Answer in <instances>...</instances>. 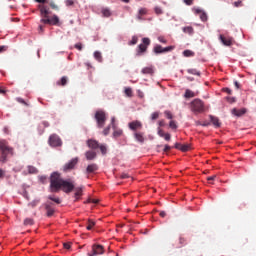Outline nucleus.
<instances>
[{
	"label": "nucleus",
	"mask_w": 256,
	"mask_h": 256,
	"mask_svg": "<svg viewBox=\"0 0 256 256\" xmlns=\"http://www.w3.org/2000/svg\"><path fill=\"white\" fill-rule=\"evenodd\" d=\"M75 190V182L71 179H63L61 178V174L59 172H53L50 176V192L51 193H59V191H63L66 194L72 193Z\"/></svg>",
	"instance_id": "obj_1"
},
{
	"label": "nucleus",
	"mask_w": 256,
	"mask_h": 256,
	"mask_svg": "<svg viewBox=\"0 0 256 256\" xmlns=\"http://www.w3.org/2000/svg\"><path fill=\"white\" fill-rule=\"evenodd\" d=\"M190 111L194 113V115H199L201 113H205V102L201 99L196 98L189 104Z\"/></svg>",
	"instance_id": "obj_2"
},
{
	"label": "nucleus",
	"mask_w": 256,
	"mask_h": 256,
	"mask_svg": "<svg viewBox=\"0 0 256 256\" xmlns=\"http://www.w3.org/2000/svg\"><path fill=\"white\" fill-rule=\"evenodd\" d=\"M98 129H103L107 122V113L104 110H97L94 115Z\"/></svg>",
	"instance_id": "obj_3"
},
{
	"label": "nucleus",
	"mask_w": 256,
	"mask_h": 256,
	"mask_svg": "<svg viewBox=\"0 0 256 256\" xmlns=\"http://www.w3.org/2000/svg\"><path fill=\"white\" fill-rule=\"evenodd\" d=\"M0 151L2 153L0 161H2V163H5V161H7V155H9V153H11L13 149L9 148V146L7 145V141L2 140L0 141Z\"/></svg>",
	"instance_id": "obj_4"
},
{
	"label": "nucleus",
	"mask_w": 256,
	"mask_h": 256,
	"mask_svg": "<svg viewBox=\"0 0 256 256\" xmlns=\"http://www.w3.org/2000/svg\"><path fill=\"white\" fill-rule=\"evenodd\" d=\"M149 45H151V39L143 38L142 39V44L138 45V48L136 50L137 51L136 55L138 57H140V55H143V53H146L147 52V48L149 47Z\"/></svg>",
	"instance_id": "obj_5"
},
{
	"label": "nucleus",
	"mask_w": 256,
	"mask_h": 256,
	"mask_svg": "<svg viewBox=\"0 0 256 256\" xmlns=\"http://www.w3.org/2000/svg\"><path fill=\"white\" fill-rule=\"evenodd\" d=\"M173 49H175V46H167L163 48V46L157 44L153 48V53H155V55H160L161 53H169L170 51H173Z\"/></svg>",
	"instance_id": "obj_6"
},
{
	"label": "nucleus",
	"mask_w": 256,
	"mask_h": 256,
	"mask_svg": "<svg viewBox=\"0 0 256 256\" xmlns=\"http://www.w3.org/2000/svg\"><path fill=\"white\" fill-rule=\"evenodd\" d=\"M48 143L50 147H61L63 145L61 138L57 134L50 135Z\"/></svg>",
	"instance_id": "obj_7"
},
{
	"label": "nucleus",
	"mask_w": 256,
	"mask_h": 256,
	"mask_svg": "<svg viewBox=\"0 0 256 256\" xmlns=\"http://www.w3.org/2000/svg\"><path fill=\"white\" fill-rule=\"evenodd\" d=\"M77 163H79V158H73L63 166L62 170L64 171V173L72 171V169H75V167L77 166Z\"/></svg>",
	"instance_id": "obj_8"
},
{
	"label": "nucleus",
	"mask_w": 256,
	"mask_h": 256,
	"mask_svg": "<svg viewBox=\"0 0 256 256\" xmlns=\"http://www.w3.org/2000/svg\"><path fill=\"white\" fill-rule=\"evenodd\" d=\"M40 22L44 25H59V16L53 15L51 18H41Z\"/></svg>",
	"instance_id": "obj_9"
},
{
	"label": "nucleus",
	"mask_w": 256,
	"mask_h": 256,
	"mask_svg": "<svg viewBox=\"0 0 256 256\" xmlns=\"http://www.w3.org/2000/svg\"><path fill=\"white\" fill-rule=\"evenodd\" d=\"M40 11V17L42 19H49V15H51V11H49V8L45 4H40L39 6Z\"/></svg>",
	"instance_id": "obj_10"
},
{
	"label": "nucleus",
	"mask_w": 256,
	"mask_h": 256,
	"mask_svg": "<svg viewBox=\"0 0 256 256\" xmlns=\"http://www.w3.org/2000/svg\"><path fill=\"white\" fill-rule=\"evenodd\" d=\"M89 256L103 255V246L102 245H93L92 252L88 254Z\"/></svg>",
	"instance_id": "obj_11"
},
{
	"label": "nucleus",
	"mask_w": 256,
	"mask_h": 256,
	"mask_svg": "<svg viewBox=\"0 0 256 256\" xmlns=\"http://www.w3.org/2000/svg\"><path fill=\"white\" fill-rule=\"evenodd\" d=\"M220 41L226 47H231L233 45V38H229V37H225L223 35H220Z\"/></svg>",
	"instance_id": "obj_12"
},
{
	"label": "nucleus",
	"mask_w": 256,
	"mask_h": 256,
	"mask_svg": "<svg viewBox=\"0 0 256 256\" xmlns=\"http://www.w3.org/2000/svg\"><path fill=\"white\" fill-rule=\"evenodd\" d=\"M141 127H143V124H141L139 121H133L129 123V128L132 131H137V129H141Z\"/></svg>",
	"instance_id": "obj_13"
},
{
	"label": "nucleus",
	"mask_w": 256,
	"mask_h": 256,
	"mask_svg": "<svg viewBox=\"0 0 256 256\" xmlns=\"http://www.w3.org/2000/svg\"><path fill=\"white\" fill-rule=\"evenodd\" d=\"M45 209H46L47 217H53V215H55V209L53 207H51V204L46 203Z\"/></svg>",
	"instance_id": "obj_14"
},
{
	"label": "nucleus",
	"mask_w": 256,
	"mask_h": 256,
	"mask_svg": "<svg viewBox=\"0 0 256 256\" xmlns=\"http://www.w3.org/2000/svg\"><path fill=\"white\" fill-rule=\"evenodd\" d=\"M87 145L90 149H99V142L97 140L94 139H90L87 141Z\"/></svg>",
	"instance_id": "obj_15"
},
{
	"label": "nucleus",
	"mask_w": 256,
	"mask_h": 256,
	"mask_svg": "<svg viewBox=\"0 0 256 256\" xmlns=\"http://www.w3.org/2000/svg\"><path fill=\"white\" fill-rule=\"evenodd\" d=\"M74 198L75 200L74 201H78L79 199H81V196L83 195V188L81 187H74Z\"/></svg>",
	"instance_id": "obj_16"
},
{
	"label": "nucleus",
	"mask_w": 256,
	"mask_h": 256,
	"mask_svg": "<svg viewBox=\"0 0 256 256\" xmlns=\"http://www.w3.org/2000/svg\"><path fill=\"white\" fill-rule=\"evenodd\" d=\"M85 157L87 161H93V159L97 157V153L93 150H90L85 153Z\"/></svg>",
	"instance_id": "obj_17"
},
{
	"label": "nucleus",
	"mask_w": 256,
	"mask_h": 256,
	"mask_svg": "<svg viewBox=\"0 0 256 256\" xmlns=\"http://www.w3.org/2000/svg\"><path fill=\"white\" fill-rule=\"evenodd\" d=\"M245 113H247L245 109H237V108L232 109V115H235L236 117H241L242 115H245Z\"/></svg>",
	"instance_id": "obj_18"
},
{
	"label": "nucleus",
	"mask_w": 256,
	"mask_h": 256,
	"mask_svg": "<svg viewBox=\"0 0 256 256\" xmlns=\"http://www.w3.org/2000/svg\"><path fill=\"white\" fill-rule=\"evenodd\" d=\"M155 70H153V66L145 67L141 70L142 75H153Z\"/></svg>",
	"instance_id": "obj_19"
},
{
	"label": "nucleus",
	"mask_w": 256,
	"mask_h": 256,
	"mask_svg": "<svg viewBox=\"0 0 256 256\" xmlns=\"http://www.w3.org/2000/svg\"><path fill=\"white\" fill-rule=\"evenodd\" d=\"M209 118H210L212 125H214V127H221V121L219 120V118H217L213 115H210Z\"/></svg>",
	"instance_id": "obj_20"
},
{
	"label": "nucleus",
	"mask_w": 256,
	"mask_h": 256,
	"mask_svg": "<svg viewBox=\"0 0 256 256\" xmlns=\"http://www.w3.org/2000/svg\"><path fill=\"white\" fill-rule=\"evenodd\" d=\"M98 170H99V166H97V164H90L86 168L87 173H95V171H98Z\"/></svg>",
	"instance_id": "obj_21"
},
{
	"label": "nucleus",
	"mask_w": 256,
	"mask_h": 256,
	"mask_svg": "<svg viewBox=\"0 0 256 256\" xmlns=\"http://www.w3.org/2000/svg\"><path fill=\"white\" fill-rule=\"evenodd\" d=\"M69 81V78L67 76H63L59 81L56 82V85L65 87Z\"/></svg>",
	"instance_id": "obj_22"
},
{
	"label": "nucleus",
	"mask_w": 256,
	"mask_h": 256,
	"mask_svg": "<svg viewBox=\"0 0 256 256\" xmlns=\"http://www.w3.org/2000/svg\"><path fill=\"white\" fill-rule=\"evenodd\" d=\"M134 136L136 141H138L139 143H143L145 141V137H143V133L141 132H135Z\"/></svg>",
	"instance_id": "obj_23"
},
{
	"label": "nucleus",
	"mask_w": 256,
	"mask_h": 256,
	"mask_svg": "<svg viewBox=\"0 0 256 256\" xmlns=\"http://www.w3.org/2000/svg\"><path fill=\"white\" fill-rule=\"evenodd\" d=\"M184 97L185 99H191L193 97H196V94L192 90L186 89Z\"/></svg>",
	"instance_id": "obj_24"
},
{
	"label": "nucleus",
	"mask_w": 256,
	"mask_h": 256,
	"mask_svg": "<svg viewBox=\"0 0 256 256\" xmlns=\"http://www.w3.org/2000/svg\"><path fill=\"white\" fill-rule=\"evenodd\" d=\"M94 58L96 59V61H98L99 63L103 62V56L101 55V52L99 51H95L94 52Z\"/></svg>",
	"instance_id": "obj_25"
},
{
	"label": "nucleus",
	"mask_w": 256,
	"mask_h": 256,
	"mask_svg": "<svg viewBox=\"0 0 256 256\" xmlns=\"http://www.w3.org/2000/svg\"><path fill=\"white\" fill-rule=\"evenodd\" d=\"M113 129H114L113 137H121V135H123V130L117 129V128H115V126Z\"/></svg>",
	"instance_id": "obj_26"
},
{
	"label": "nucleus",
	"mask_w": 256,
	"mask_h": 256,
	"mask_svg": "<svg viewBox=\"0 0 256 256\" xmlns=\"http://www.w3.org/2000/svg\"><path fill=\"white\" fill-rule=\"evenodd\" d=\"M101 13L103 17H111V10H109V8H103Z\"/></svg>",
	"instance_id": "obj_27"
},
{
	"label": "nucleus",
	"mask_w": 256,
	"mask_h": 256,
	"mask_svg": "<svg viewBox=\"0 0 256 256\" xmlns=\"http://www.w3.org/2000/svg\"><path fill=\"white\" fill-rule=\"evenodd\" d=\"M193 27L191 26H186L183 28V33H188V35H193Z\"/></svg>",
	"instance_id": "obj_28"
},
{
	"label": "nucleus",
	"mask_w": 256,
	"mask_h": 256,
	"mask_svg": "<svg viewBox=\"0 0 256 256\" xmlns=\"http://www.w3.org/2000/svg\"><path fill=\"white\" fill-rule=\"evenodd\" d=\"M183 55H184V57H193V55H195V53L191 50H184Z\"/></svg>",
	"instance_id": "obj_29"
},
{
	"label": "nucleus",
	"mask_w": 256,
	"mask_h": 256,
	"mask_svg": "<svg viewBox=\"0 0 256 256\" xmlns=\"http://www.w3.org/2000/svg\"><path fill=\"white\" fill-rule=\"evenodd\" d=\"M191 149V146L189 144H182L180 151H183V153L189 151Z\"/></svg>",
	"instance_id": "obj_30"
},
{
	"label": "nucleus",
	"mask_w": 256,
	"mask_h": 256,
	"mask_svg": "<svg viewBox=\"0 0 256 256\" xmlns=\"http://www.w3.org/2000/svg\"><path fill=\"white\" fill-rule=\"evenodd\" d=\"M93 227H95V221H93V220H88V225H87L86 229H87L88 231H91V229H93Z\"/></svg>",
	"instance_id": "obj_31"
},
{
	"label": "nucleus",
	"mask_w": 256,
	"mask_h": 256,
	"mask_svg": "<svg viewBox=\"0 0 256 256\" xmlns=\"http://www.w3.org/2000/svg\"><path fill=\"white\" fill-rule=\"evenodd\" d=\"M48 199L50 201H54V203H57V205H60L61 199L60 198H55V196H48Z\"/></svg>",
	"instance_id": "obj_32"
},
{
	"label": "nucleus",
	"mask_w": 256,
	"mask_h": 256,
	"mask_svg": "<svg viewBox=\"0 0 256 256\" xmlns=\"http://www.w3.org/2000/svg\"><path fill=\"white\" fill-rule=\"evenodd\" d=\"M139 38L137 36H133L128 45H137Z\"/></svg>",
	"instance_id": "obj_33"
},
{
	"label": "nucleus",
	"mask_w": 256,
	"mask_h": 256,
	"mask_svg": "<svg viewBox=\"0 0 256 256\" xmlns=\"http://www.w3.org/2000/svg\"><path fill=\"white\" fill-rule=\"evenodd\" d=\"M124 93L127 97H133V90L131 88H125Z\"/></svg>",
	"instance_id": "obj_34"
},
{
	"label": "nucleus",
	"mask_w": 256,
	"mask_h": 256,
	"mask_svg": "<svg viewBox=\"0 0 256 256\" xmlns=\"http://www.w3.org/2000/svg\"><path fill=\"white\" fill-rule=\"evenodd\" d=\"M98 149H100L102 155H105L107 153V146L106 145H99Z\"/></svg>",
	"instance_id": "obj_35"
},
{
	"label": "nucleus",
	"mask_w": 256,
	"mask_h": 256,
	"mask_svg": "<svg viewBox=\"0 0 256 256\" xmlns=\"http://www.w3.org/2000/svg\"><path fill=\"white\" fill-rule=\"evenodd\" d=\"M28 172L30 174H35V173H38V170L35 166H28Z\"/></svg>",
	"instance_id": "obj_36"
},
{
	"label": "nucleus",
	"mask_w": 256,
	"mask_h": 256,
	"mask_svg": "<svg viewBox=\"0 0 256 256\" xmlns=\"http://www.w3.org/2000/svg\"><path fill=\"white\" fill-rule=\"evenodd\" d=\"M16 101L18 102V103H21L22 105H25L26 107H29V103H27L23 98H21V97H18V98H16Z\"/></svg>",
	"instance_id": "obj_37"
},
{
	"label": "nucleus",
	"mask_w": 256,
	"mask_h": 256,
	"mask_svg": "<svg viewBox=\"0 0 256 256\" xmlns=\"http://www.w3.org/2000/svg\"><path fill=\"white\" fill-rule=\"evenodd\" d=\"M188 73H190V75H201V72L197 71V69H189Z\"/></svg>",
	"instance_id": "obj_38"
},
{
	"label": "nucleus",
	"mask_w": 256,
	"mask_h": 256,
	"mask_svg": "<svg viewBox=\"0 0 256 256\" xmlns=\"http://www.w3.org/2000/svg\"><path fill=\"white\" fill-rule=\"evenodd\" d=\"M51 9H54V11H59V6H57V4H55V2L51 1V2H48Z\"/></svg>",
	"instance_id": "obj_39"
},
{
	"label": "nucleus",
	"mask_w": 256,
	"mask_h": 256,
	"mask_svg": "<svg viewBox=\"0 0 256 256\" xmlns=\"http://www.w3.org/2000/svg\"><path fill=\"white\" fill-rule=\"evenodd\" d=\"M110 131H111V125H109L106 128H104L102 133H103V135L107 136V135H109Z\"/></svg>",
	"instance_id": "obj_40"
},
{
	"label": "nucleus",
	"mask_w": 256,
	"mask_h": 256,
	"mask_svg": "<svg viewBox=\"0 0 256 256\" xmlns=\"http://www.w3.org/2000/svg\"><path fill=\"white\" fill-rule=\"evenodd\" d=\"M154 11H155L156 15H163V10L159 6H156L154 8Z\"/></svg>",
	"instance_id": "obj_41"
},
{
	"label": "nucleus",
	"mask_w": 256,
	"mask_h": 256,
	"mask_svg": "<svg viewBox=\"0 0 256 256\" xmlns=\"http://www.w3.org/2000/svg\"><path fill=\"white\" fill-rule=\"evenodd\" d=\"M34 221L33 218H26L24 220V225H33Z\"/></svg>",
	"instance_id": "obj_42"
},
{
	"label": "nucleus",
	"mask_w": 256,
	"mask_h": 256,
	"mask_svg": "<svg viewBox=\"0 0 256 256\" xmlns=\"http://www.w3.org/2000/svg\"><path fill=\"white\" fill-rule=\"evenodd\" d=\"M170 129H177V123L174 120H171L169 123Z\"/></svg>",
	"instance_id": "obj_43"
},
{
	"label": "nucleus",
	"mask_w": 256,
	"mask_h": 256,
	"mask_svg": "<svg viewBox=\"0 0 256 256\" xmlns=\"http://www.w3.org/2000/svg\"><path fill=\"white\" fill-rule=\"evenodd\" d=\"M151 119H152V121H155V120L159 119V112L152 113Z\"/></svg>",
	"instance_id": "obj_44"
},
{
	"label": "nucleus",
	"mask_w": 256,
	"mask_h": 256,
	"mask_svg": "<svg viewBox=\"0 0 256 256\" xmlns=\"http://www.w3.org/2000/svg\"><path fill=\"white\" fill-rule=\"evenodd\" d=\"M164 115L167 119H173V114L171 113V111H165Z\"/></svg>",
	"instance_id": "obj_45"
},
{
	"label": "nucleus",
	"mask_w": 256,
	"mask_h": 256,
	"mask_svg": "<svg viewBox=\"0 0 256 256\" xmlns=\"http://www.w3.org/2000/svg\"><path fill=\"white\" fill-rule=\"evenodd\" d=\"M200 19H201V21H203V22L207 21V13L202 12V13L200 14Z\"/></svg>",
	"instance_id": "obj_46"
},
{
	"label": "nucleus",
	"mask_w": 256,
	"mask_h": 256,
	"mask_svg": "<svg viewBox=\"0 0 256 256\" xmlns=\"http://www.w3.org/2000/svg\"><path fill=\"white\" fill-rule=\"evenodd\" d=\"M87 203H94L95 205H97V203H99V199L89 198L87 200Z\"/></svg>",
	"instance_id": "obj_47"
},
{
	"label": "nucleus",
	"mask_w": 256,
	"mask_h": 256,
	"mask_svg": "<svg viewBox=\"0 0 256 256\" xmlns=\"http://www.w3.org/2000/svg\"><path fill=\"white\" fill-rule=\"evenodd\" d=\"M138 15H147V9L146 8H141L138 12Z\"/></svg>",
	"instance_id": "obj_48"
},
{
	"label": "nucleus",
	"mask_w": 256,
	"mask_h": 256,
	"mask_svg": "<svg viewBox=\"0 0 256 256\" xmlns=\"http://www.w3.org/2000/svg\"><path fill=\"white\" fill-rule=\"evenodd\" d=\"M215 179H217V175L209 176L207 178V181H208V183H212V181H215Z\"/></svg>",
	"instance_id": "obj_49"
},
{
	"label": "nucleus",
	"mask_w": 256,
	"mask_h": 256,
	"mask_svg": "<svg viewBox=\"0 0 256 256\" xmlns=\"http://www.w3.org/2000/svg\"><path fill=\"white\" fill-rule=\"evenodd\" d=\"M75 49H78V51H83V44H81V43H77V44H75Z\"/></svg>",
	"instance_id": "obj_50"
},
{
	"label": "nucleus",
	"mask_w": 256,
	"mask_h": 256,
	"mask_svg": "<svg viewBox=\"0 0 256 256\" xmlns=\"http://www.w3.org/2000/svg\"><path fill=\"white\" fill-rule=\"evenodd\" d=\"M162 137H163V139H165V141H171V134H169V133L164 134V136H162Z\"/></svg>",
	"instance_id": "obj_51"
},
{
	"label": "nucleus",
	"mask_w": 256,
	"mask_h": 256,
	"mask_svg": "<svg viewBox=\"0 0 256 256\" xmlns=\"http://www.w3.org/2000/svg\"><path fill=\"white\" fill-rule=\"evenodd\" d=\"M158 41H159L160 43L167 44V40H166L165 37H163V36L158 37Z\"/></svg>",
	"instance_id": "obj_52"
},
{
	"label": "nucleus",
	"mask_w": 256,
	"mask_h": 256,
	"mask_svg": "<svg viewBox=\"0 0 256 256\" xmlns=\"http://www.w3.org/2000/svg\"><path fill=\"white\" fill-rule=\"evenodd\" d=\"M165 134H166V133L163 131V129H161V128L158 129V135H159V137H164Z\"/></svg>",
	"instance_id": "obj_53"
},
{
	"label": "nucleus",
	"mask_w": 256,
	"mask_h": 256,
	"mask_svg": "<svg viewBox=\"0 0 256 256\" xmlns=\"http://www.w3.org/2000/svg\"><path fill=\"white\" fill-rule=\"evenodd\" d=\"M74 4H75V2L73 0H66L67 7H71Z\"/></svg>",
	"instance_id": "obj_54"
},
{
	"label": "nucleus",
	"mask_w": 256,
	"mask_h": 256,
	"mask_svg": "<svg viewBox=\"0 0 256 256\" xmlns=\"http://www.w3.org/2000/svg\"><path fill=\"white\" fill-rule=\"evenodd\" d=\"M179 243H180V245H185V243H187V240H185V238H183V237H180Z\"/></svg>",
	"instance_id": "obj_55"
},
{
	"label": "nucleus",
	"mask_w": 256,
	"mask_h": 256,
	"mask_svg": "<svg viewBox=\"0 0 256 256\" xmlns=\"http://www.w3.org/2000/svg\"><path fill=\"white\" fill-rule=\"evenodd\" d=\"M163 151H164V153H167L168 151H171V146L166 144Z\"/></svg>",
	"instance_id": "obj_56"
},
{
	"label": "nucleus",
	"mask_w": 256,
	"mask_h": 256,
	"mask_svg": "<svg viewBox=\"0 0 256 256\" xmlns=\"http://www.w3.org/2000/svg\"><path fill=\"white\" fill-rule=\"evenodd\" d=\"M63 247L64 249H71V243L66 242L63 244Z\"/></svg>",
	"instance_id": "obj_57"
},
{
	"label": "nucleus",
	"mask_w": 256,
	"mask_h": 256,
	"mask_svg": "<svg viewBox=\"0 0 256 256\" xmlns=\"http://www.w3.org/2000/svg\"><path fill=\"white\" fill-rule=\"evenodd\" d=\"M129 174H127V173H122L121 174V176H120V178H122V179H129Z\"/></svg>",
	"instance_id": "obj_58"
},
{
	"label": "nucleus",
	"mask_w": 256,
	"mask_h": 256,
	"mask_svg": "<svg viewBox=\"0 0 256 256\" xmlns=\"http://www.w3.org/2000/svg\"><path fill=\"white\" fill-rule=\"evenodd\" d=\"M241 5H243V2L241 1L234 2V7H241Z\"/></svg>",
	"instance_id": "obj_59"
},
{
	"label": "nucleus",
	"mask_w": 256,
	"mask_h": 256,
	"mask_svg": "<svg viewBox=\"0 0 256 256\" xmlns=\"http://www.w3.org/2000/svg\"><path fill=\"white\" fill-rule=\"evenodd\" d=\"M196 15H201L203 13V10L199 9V8H196L194 9Z\"/></svg>",
	"instance_id": "obj_60"
},
{
	"label": "nucleus",
	"mask_w": 256,
	"mask_h": 256,
	"mask_svg": "<svg viewBox=\"0 0 256 256\" xmlns=\"http://www.w3.org/2000/svg\"><path fill=\"white\" fill-rule=\"evenodd\" d=\"M185 5H193L194 0H183Z\"/></svg>",
	"instance_id": "obj_61"
},
{
	"label": "nucleus",
	"mask_w": 256,
	"mask_h": 256,
	"mask_svg": "<svg viewBox=\"0 0 256 256\" xmlns=\"http://www.w3.org/2000/svg\"><path fill=\"white\" fill-rule=\"evenodd\" d=\"M7 51V46H0V53H5Z\"/></svg>",
	"instance_id": "obj_62"
},
{
	"label": "nucleus",
	"mask_w": 256,
	"mask_h": 256,
	"mask_svg": "<svg viewBox=\"0 0 256 256\" xmlns=\"http://www.w3.org/2000/svg\"><path fill=\"white\" fill-rule=\"evenodd\" d=\"M183 144L181 143H176L175 144V149H179L181 151V147H182Z\"/></svg>",
	"instance_id": "obj_63"
},
{
	"label": "nucleus",
	"mask_w": 256,
	"mask_h": 256,
	"mask_svg": "<svg viewBox=\"0 0 256 256\" xmlns=\"http://www.w3.org/2000/svg\"><path fill=\"white\" fill-rule=\"evenodd\" d=\"M35 1H36V3H43V4L49 3L48 0H35Z\"/></svg>",
	"instance_id": "obj_64"
}]
</instances>
